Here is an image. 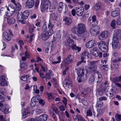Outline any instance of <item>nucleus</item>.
<instances>
[{
    "label": "nucleus",
    "instance_id": "nucleus-1",
    "mask_svg": "<svg viewBox=\"0 0 121 121\" xmlns=\"http://www.w3.org/2000/svg\"><path fill=\"white\" fill-rule=\"evenodd\" d=\"M77 73L79 79V80L78 81V82L84 81L87 77L86 70L80 68L77 69Z\"/></svg>",
    "mask_w": 121,
    "mask_h": 121
},
{
    "label": "nucleus",
    "instance_id": "nucleus-2",
    "mask_svg": "<svg viewBox=\"0 0 121 121\" xmlns=\"http://www.w3.org/2000/svg\"><path fill=\"white\" fill-rule=\"evenodd\" d=\"M96 78V83H98L100 82L102 80V75L100 73L98 74L97 75H96L92 74L90 76L89 79V82L90 83L92 84L95 80V78Z\"/></svg>",
    "mask_w": 121,
    "mask_h": 121
},
{
    "label": "nucleus",
    "instance_id": "nucleus-3",
    "mask_svg": "<svg viewBox=\"0 0 121 121\" xmlns=\"http://www.w3.org/2000/svg\"><path fill=\"white\" fill-rule=\"evenodd\" d=\"M98 61H91L90 63L91 65L89 67V69L90 72L94 73V75H97L98 74L100 73L98 72L97 70V65L96 63Z\"/></svg>",
    "mask_w": 121,
    "mask_h": 121
},
{
    "label": "nucleus",
    "instance_id": "nucleus-4",
    "mask_svg": "<svg viewBox=\"0 0 121 121\" xmlns=\"http://www.w3.org/2000/svg\"><path fill=\"white\" fill-rule=\"evenodd\" d=\"M80 38L83 37V33L86 30L85 26L83 23L78 25L77 28Z\"/></svg>",
    "mask_w": 121,
    "mask_h": 121
},
{
    "label": "nucleus",
    "instance_id": "nucleus-5",
    "mask_svg": "<svg viewBox=\"0 0 121 121\" xmlns=\"http://www.w3.org/2000/svg\"><path fill=\"white\" fill-rule=\"evenodd\" d=\"M91 53L95 57L98 56L99 58H101L102 56V53L100 52L97 48H94L91 49Z\"/></svg>",
    "mask_w": 121,
    "mask_h": 121
},
{
    "label": "nucleus",
    "instance_id": "nucleus-6",
    "mask_svg": "<svg viewBox=\"0 0 121 121\" xmlns=\"http://www.w3.org/2000/svg\"><path fill=\"white\" fill-rule=\"evenodd\" d=\"M105 42L101 41L100 42H98L97 44L99 46V48L102 51L106 52H107L108 50V46L105 44Z\"/></svg>",
    "mask_w": 121,
    "mask_h": 121
},
{
    "label": "nucleus",
    "instance_id": "nucleus-7",
    "mask_svg": "<svg viewBox=\"0 0 121 121\" xmlns=\"http://www.w3.org/2000/svg\"><path fill=\"white\" fill-rule=\"evenodd\" d=\"M54 26V25L52 24L51 21L49 20L48 23V28L49 30L46 32V33L49 37L50 36L52 35L54 33V31L52 29Z\"/></svg>",
    "mask_w": 121,
    "mask_h": 121
},
{
    "label": "nucleus",
    "instance_id": "nucleus-8",
    "mask_svg": "<svg viewBox=\"0 0 121 121\" xmlns=\"http://www.w3.org/2000/svg\"><path fill=\"white\" fill-rule=\"evenodd\" d=\"M99 29L100 28L99 26H93L90 29V32L93 35H95L98 34Z\"/></svg>",
    "mask_w": 121,
    "mask_h": 121
},
{
    "label": "nucleus",
    "instance_id": "nucleus-9",
    "mask_svg": "<svg viewBox=\"0 0 121 121\" xmlns=\"http://www.w3.org/2000/svg\"><path fill=\"white\" fill-rule=\"evenodd\" d=\"M35 4L34 0H27L25 3L26 6L27 8H31L33 7Z\"/></svg>",
    "mask_w": 121,
    "mask_h": 121
},
{
    "label": "nucleus",
    "instance_id": "nucleus-10",
    "mask_svg": "<svg viewBox=\"0 0 121 121\" xmlns=\"http://www.w3.org/2000/svg\"><path fill=\"white\" fill-rule=\"evenodd\" d=\"M48 118V116L46 114L42 115L40 116L36 117L35 119L37 121H45Z\"/></svg>",
    "mask_w": 121,
    "mask_h": 121
},
{
    "label": "nucleus",
    "instance_id": "nucleus-11",
    "mask_svg": "<svg viewBox=\"0 0 121 121\" xmlns=\"http://www.w3.org/2000/svg\"><path fill=\"white\" fill-rule=\"evenodd\" d=\"M17 19L18 21L22 23L25 24L26 22L24 21V19L23 13L21 12H19L17 15Z\"/></svg>",
    "mask_w": 121,
    "mask_h": 121
},
{
    "label": "nucleus",
    "instance_id": "nucleus-12",
    "mask_svg": "<svg viewBox=\"0 0 121 121\" xmlns=\"http://www.w3.org/2000/svg\"><path fill=\"white\" fill-rule=\"evenodd\" d=\"M96 42L93 40L89 41L87 42L86 43L85 46L86 47L88 48H91L96 45Z\"/></svg>",
    "mask_w": 121,
    "mask_h": 121
},
{
    "label": "nucleus",
    "instance_id": "nucleus-13",
    "mask_svg": "<svg viewBox=\"0 0 121 121\" xmlns=\"http://www.w3.org/2000/svg\"><path fill=\"white\" fill-rule=\"evenodd\" d=\"M108 32L106 30L102 32L99 37V39L102 40L105 39L108 37Z\"/></svg>",
    "mask_w": 121,
    "mask_h": 121
},
{
    "label": "nucleus",
    "instance_id": "nucleus-14",
    "mask_svg": "<svg viewBox=\"0 0 121 121\" xmlns=\"http://www.w3.org/2000/svg\"><path fill=\"white\" fill-rule=\"evenodd\" d=\"M75 10L77 15L79 16H81L84 12V8L83 7H77L75 8Z\"/></svg>",
    "mask_w": 121,
    "mask_h": 121
},
{
    "label": "nucleus",
    "instance_id": "nucleus-15",
    "mask_svg": "<svg viewBox=\"0 0 121 121\" xmlns=\"http://www.w3.org/2000/svg\"><path fill=\"white\" fill-rule=\"evenodd\" d=\"M71 87L72 86V81L70 78L68 76L67 77L63 82V85L64 84Z\"/></svg>",
    "mask_w": 121,
    "mask_h": 121
},
{
    "label": "nucleus",
    "instance_id": "nucleus-16",
    "mask_svg": "<svg viewBox=\"0 0 121 121\" xmlns=\"http://www.w3.org/2000/svg\"><path fill=\"white\" fill-rule=\"evenodd\" d=\"M3 39L6 41H10L11 39V37L9 33L4 32L3 33Z\"/></svg>",
    "mask_w": 121,
    "mask_h": 121
},
{
    "label": "nucleus",
    "instance_id": "nucleus-17",
    "mask_svg": "<svg viewBox=\"0 0 121 121\" xmlns=\"http://www.w3.org/2000/svg\"><path fill=\"white\" fill-rule=\"evenodd\" d=\"M9 105L5 104L2 107L1 111L5 113H8L9 112Z\"/></svg>",
    "mask_w": 121,
    "mask_h": 121
},
{
    "label": "nucleus",
    "instance_id": "nucleus-18",
    "mask_svg": "<svg viewBox=\"0 0 121 121\" xmlns=\"http://www.w3.org/2000/svg\"><path fill=\"white\" fill-rule=\"evenodd\" d=\"M65 44L67 47H71L73 44V43L72 39L70 38H68L65 42Z\"/></svg>",
    "mask_w": 121,
    "mask_h": 121
},
{
    "label": "nucleus",
    "instance_id": "nucleus-19",
    "mask_svg": "<svg viewBox=\"0 0 121 121\" xmlns=\"http://www.w3.org/2000/svg\"><path fill=\"white\" fill-rule=\"evenodd\" d=\"M66 6V5L64 3L62 2H60L59 4L58 10L59 12L61 13L62 10L64 9L65 8Z\"/></svg>",
    "mask_w": 121,
    "mask_h": 121
},
{
    "label": "nucleus",
    "instance_id": "nucleus-20",
    "mask_svg": "<svg viewBox=\"0 0 121 121\" xmlns=\"http://www.w3.org/2000/svg\"><path fill=\"white\" fill-rule=\"evenodd\" d=\"M119 13L120 9L118 8H117L114 10H113L112 13L111 15L112 17H114L118 16Z\"/></svg>",
    "mask_w": 121,
    "mask_h": 121
},
{
    "label": "nucleus",
    "instance_id": "nucleus-21",
    "mask_svg": "<svg viewBox=\"0 0 121 121\" xmlns=\"http://www.w3.org/2000/svg\"><path fill=\"white\" fill-rule=\"evenodd\" d=\"M88 55V52L87 51H84L81 54V60H84L85 59L86 57L88 58L89 57Z\"/></svg>",
    "mask_w": 121,
    "mask_h": 121
},
{
    "label": "nucleus",
    "instance_id": "nucleus-22",
    "mask_svg": "<svg viewBox=\"0 0 121 121\" xmlns=\"http://www.w3.org/2000/svg\"><path fill=\"white\" fill-rule=\"evenodd\" d=\"M104 109L103 108H97V111L98 112L97 114L96 115L97 117L100 116L103 114L104 111Z\"/></svg>",
    "mask_w": 121,
    "mask_h": 121
},
{
    "label": "nucleus",
    "instance_id": "nucleus-23",
    "mask_svg": "<svg viewBox=\"0 0 121 121\" xmlns=\"http://www.w3.org/2000/svg\"><path fill=\"white\" fill-rule=\"evenodd\" d=\"M63 21H65V24L68 25H70L72 22V19L70 18L67 17L63 19Z\"/></svg>",
    "mask_w": 121,
    "mask_h": 121
},
{
    "label": "nucleus",
    "instance_id": "nucleus-24",
    "mask_svg": "<svg viewBox=\"0 0 121 121\" xmlns=\"http://www.w3.org/2000/svg\"><path fill=\"white\" fill-rule=\"evenodd\" d=\"M58 17L54 13H50V19L54 21H56Z\"/></svg>",
    "mask_w": 121,
    "mask_h": 121
},
{
    "label": "nucleus",
    "instance_id": "nucleus-25",
    "mask_svg": "<svg viewBox=\"0 0 121 121\" xmlns=\"http://www.w3.org/2000/svg\"><path fill=\"white\" fill-rule=\"evenodd\" d=\"M72 32L76 34L77 36L79 37V35L78 33V28L75 26L72 29Z\"/></svg>",
    "mask_w": 121,
    "mask_h": 121
},
{
    "label": "nucleus",
    "instance_id": "nucleus-26",
    "mask_svg": "<svg viewBox=\"0 0 121 121\" xmlns=\"http://www.w3.org/2000/svg\"><path fill=\"white\" fill-rule=\"evenodd\" d=\"M103 105V103L102 101L99 100L97 101L96 104L97 108H102Z\"/></svg>",
    "mask_w": 121,
    "mask_h": 121
},
{
    "label": "nucleus",
    "instance_id": "nucleus-27",
    "mask_svg": "<svg viewBox=\"0 0 121 121\" xmlns=\"http://www.w3.org/2000/svg\"><path fill=\"white\" fill-rule=\"evenodd\" d=\"M42 38L43 40H45L48 39L49 37L48 36L46 32H43L41 34Z\"/></svg>",
    "mask_w": 121,
    "mask_h": 121
},
{
    "label": "nucleus",
    "instance_id": "nucleus-28",
    "mask_svg": "<svg viewBox=\"0 0 121 121\" xmlns=\"http://www.w3.org/2000/svg\"><path fill=\"white\" fill-rule=\"evenodd\" d=\"M9 25H11L15 23L16 20L15 19L13 18H10L7 19Z\"/></svg>",
    "mask_w": 121,
    "mask_h": 121
},
{
    "label": "nucleus",
    "instance_id": "nucleus-29",
    "mask_svg": "<svg viewBox=\"0 0 121 121\" xmlns=\"http://www.w3.org/2000/svg\"><path fill=\"white\" fill-rule=\"evenodd\" d=\"M16 6V10H14V11H13V13H14V12H16V11H18L20 10L21 8V5L19 3H17V4L15 5Z\"/></svg>",
    "mask_w": 121,
    "mask_h": 121
},
{
    "label": "nucleus",
    "instance_id": "nucleus-30",
    "mask_svg": "<svg viewBox=\"0 0 121 121\" xmlns=\"http://www.w3.org/2000/svg\"><path fill=\"white\" fill-rule=\"evenodd\" d=\"M48 22L47 23L46 22H44L41 28V30L42 31L44 32L47 30V25H48Z\"/></svg>",
    "mask_w": 121,
    "mask_h": 121
},
{
    "label": "nucleus",
    "instance_id": "nucleus-31",
    "mask_svg": "<svg viewBox=\"0 0 121 121\" xmlns=\"http://www.w3.org/2000/svg\"><path fill=\"white\" fill-rule=\"evenodd\" d=\"M20 67L21 68L24 69H26L27 67V63H21V61H20Z\"/></svg>",
    "mask_w": 121,
    "mask_h": 121
},
{
    "label": "nucleus",
    "instance_id": "nucleus-32",
    "mask_svg": "<svg viewBox=\"0 0 121 121\" xmlns=\"http://www.w3.org/2000/svg\"><path fill=\"white\" fill-rule=\"evenodd\" d=\"M115 91L113 89H111L110 91H109L108 93L107 94L110 97H112L113 96V94H115Z\"/></svg>",
    "mask_w": 121,
    "mask_h": 121
},
{
    "label": "nucleus",
    "instance_id": "nucleus-33",
    "mask_svg": "<svg viewBox=\"0 0 121 121\" xmlns=\"http://www.w3.org/2000/svg\"><path fill=\"white\" fill-rule=\"evenodd\" d=\"M21 79L24 81H26L27 80L30 79L29 76L27 75H25L22 76L21 78Z\"/></svg>",
    "mask_w": 121,
    "mask_h": 121
},
{
    "label": "nucleus",
    "instance_id": "nucleus-34",
    "mask_svg": "<svg viewBox=\"0 0 121 121\" xmlns=\"http://www.w3.org/2000/svg\"><path fill=\"white\" fill-rule=\"evenodd\" d=\"M100 68L103 70L107 71L108 70L107 65H100Z\"/></svg>",
    "mask_w": 121,
    "mask_h": 121
},
{
    "label": "nucleus",
    "instance_id": "nucleus-35",
    "mask_svg": "<svg viewBox=\"0 0 121 121\" xmlns=\"http://www.w3.org/2000/svg\"><path fill=\"white\" fill-rule=\"evenodd\" d=\"M40 98V96L38 95H37L33 97L32 99L33 101V100L34 101H36V103H37L39 101Z\"/></svg>",
    "mask_w": 121,
    "mask_h": 121
},
{
    "label": "nucleus",
    "instance_id": "nucleus-36",
    "mask_svg": "<svg viewBox=\"0 0 121 121\" xmlns=\"http://www.w3.org/2000/svg\"><path fill=\"white\" fill-rule=\"evenodd\" d=\"M3 8H1L0 10V14H1V13H5V15L6 16H7L8 17H10L12 15V14H10V13H9L8 12H5V11H3L2 10Z\"/></svg>",
    "mask_w": 121,
    "mask_h": 121
},
{
    "label": "nucleus",
    "instance_id": "nucleus-37",
    "mask_svg": "<svg viewBox=\"0 0 121 121\" xmlns=\"http://www.w3.org/2000/svg\"><path fill=\"white\" fill-rule=\"evenodd\" d=\"M49 8L48 6H47L45 4H43L41 6V11L43 12L45 11L46 9H48V8Z\"/></svg>",
    "mask_w": 121,
    "mask_h": 121
},
{
    "label": "nucleus",
    "instance_id": "nucleus-38",
    "mask_svg": "<svg viewBox=\"0 0 121 121\" xmlns=\"http://www.w3.org/2000/svg\"><path fill=\"white\" fill-rule=\"evenodd\" d=\"M23 13L24 19H27L29 15V13L27 11H24Z\"/></svg>",
    "mask_w": 121,
    "mask_h": 121
},
{
    "label": "nucleus",
    "instance_id": "nucleus-39",
    "mask_svg": "<svg viewBox=\"0 0 121 121\" xmlns=\"http://www.w3.org/2000/svg\"><path fill=\"white\" fill-rule=\"evenodd\" d=\"M106 89V86L103 85L101 84L99 88V90L103 91V92H104V91Z\"/></svg>",
    "mask_w": 121,
    "mask_h": 121
},
{
    "label": "nucleus",
    "instance_id": "nucleus-40",
    "mask_svg": "<svg viewBox=\"0 0 121 121\" xmlns=\"http://www.w3.org/2000/svg\"><path fill=\"white\" fill-rule=\"evenodd\" d=\"M112 70H117L118 68V64H116L115 65L114 64L112 65H111V67Z\"/></svg>",
    "mask_w": 121,
    "mask_h": 121
},
{
    "label": "nucleus",
    "instance_id": "nucleus-41",
    "mask_svg": "<svg viewBox=\"0 0 121 121\" xmlns=\"http://www.w3.org/2000/svg\"><path fill=\"white\" fill-rule=\"evenodd\" d=\"M115 118L116 120L117 121L121 120V115L118 114H117L115 116Z\"/></svg>",
    "mask_w": 121,
    "mask_h": 121
},
{
    "label": "nucleus",
    "instance_id": "nucleus-42",
    "mask_svg": "<svg viewBox=\"0 0 121 121\" xmlns=\"http://www.w3.org/2000/svg\"><path fill=\"white\" fill-rule=\"evenodd\" d=\"M92 22H95V25L97 24L98 22L96 20V16L95 15H94L92 17Z\"/></svg>",
    "mask_w": 121,
    "mask_h": 121
},
{
    "label": "nucleus",
    "instance_id": "nucleus-43",
    "mask_svg": "<svg viewBox=\"0 0 121 121\" xmlns=\"http://www.w3.org/2000/svg\"><path fill=\"white\" fill-rule=\"evenodd\" d=\"M74 116L76 117L78 120H79V121H83L84 120V118L81 115H77L76 116Z\"/></svg>",
    "mask_w": 121,
    "mask_h": 121
},
{
    "label": "nucleus",
    "instance_id": "nucleus-44",
    "mask_svg": "<svg viewBox=\"0 0 121 121\" xmlns=\"http://www.w3.org/2000/svg\"><path fill=\"white\" fill-rule=\"evenodd\" d=\"M119 38L117 36L114 35L113 38L112 42L117 43H119Z\"/></svg>",
    "mask_w": 121,
    "mask_h": 121
},
{
    "label": "nucleus",
    "instance_id": "nucleus-45",
    "mask_svg": "<svg viewBox=\"0 0 121 121\" xmlns=\"http://www.w3.org/2000/svg\"><path fill=\"white\" fill-rule=\"evenodd\" d=\"M57 59L58 60V61H55L52 62H51V63L52 64H56L60 63V60L61 59V57L60 56H58L57 57Z\"/></svg>",
    "mask_w": 121,
    "mask_h": 121
},
{
    "label": "nucleus",
    "instance_id": "nucleus-46",
    "mask_svg": "<svg viewBox=\"0 0 121 121\" xmlns=\"http://www.w3.org/2000/svg\"><path fill=\"white\" fill-rule=\"evenodd\" d=\"M67 58L70 62L73 60L74 58L73 56L71 55H69Z\"/></svg>",
    "mask_w": 121,
    "mask_h": 121
},
{
    "label": "nucleus",
    "instance_id": "nucleus-47",
    "mask_svg": "<svg viewBox=\"0 0 121 121\" xmlns=\"http://www.w3.org/2000/svg\"><path fill=\"white\" fill-rule=\"evenodd\" d=\"M44 4H45V5H47V6L50 7L51 6V4L49 0H46L44 1Z\"/></svg>",
    "mask_w": 121,
    "mask_h": 121
},
{
    "label": "nucleus",
    "instance_id": "nucleus-48",
    "mask_svg": "<svg viewBox=\"0 0 121 121\" xmlns=\"http://www.w3.org/2000/svg\"><path fill=\"white\" fill-rule=\"evenodd\" d=\"M22 111V118H25L27 117L26 111L25 109H24Z\"/></svg>",
    "mask_w": 121,
    "mask_h": 121
},
{
    "label": "nucleus",
    "instance_id": "nucleus-49",
    "mask_svg": "<svg viewBox=\"0 0 121 121\" xmlns=\"http://www.w3.org/2000/svg\"><path fill=\"white\" fill-rule=\"evenodd\" d=\"M116 20H113L111 23V25L113 28H115Z\"/></svg>",
    "mask_w": 121,
    "mask_h": 121
},
{
    "label": "nucleus",
    "instance_id": "nucleus-50",
    "mask_svg": "<svg viewBox=\"0 0 121 121\" xmlns=\"http://www.w3.org/2000/svg\"><path fill=\"white\" fill-rule=\"evenodd\" d=\"M118 43L112 42V48L114 49L117 48L118 47Z\"/></svg>",
    "mask_w": 121,
    "mask_h": 121
},
{
    "label": "nucleus",
    "instance_id": "nucleus-51",
    "mask_svg": "<svg viewBox=\"0 0 121 121\" xmlns=\"http://www.w3.org/2000/svg\"><path fill=\"white\" fill-rule=\"evenodd\" d=\"M48 97L50 99H54L55 98V97L53 95V94L51 93H48L47 94Z\"/></svg>",
    "mask_w": 121,
    "mask_h": 121
},
{
    "label": "nucleus",
    "instance_id": "nucleus-52",
    "mask_svg": "<svg viewBox=\"0 0 121 121\" xmlns=\"http://www.w3.org/2000/svg\"><path fill=\"white\" fill-rule=\"evenodd\" d=\"M37 103L36 102V101H34L33 100V101L31 99V107H34Z\"/></svg>",
    "mask_w": 121,
    "mask_h": 121
},
{
    "label": "nucleus",
    "instance_id": "nucleus-53",
    "mask_svg": "<svg viewBox=\"0 0 121 121\" xmlns=\"http://www.w3.org/2000/svg\"><path fill=\"white\" fill-rule=\"evenodd\" d=\"M100 4L99 3L96 4L95 7V8L96 10H98L100 8Z\"/></svg>",
    "mask_w": 121,
    "mask_h": 121
},
{
    "label": "nucleus",
    "instance_id": "nucleus-54",
    "mask_svg": "<svg viewBox=\"0 0 121 121\" xmlns=\"http://www.w3.org/2000/svg\"><path fill=\"white\" fill-rule=\"evenodd\" d=\"M34 26V25H31L29 29V32L30 33H32L33 31V27Z\"/></svg>",
    "mask_w": 121,
    "mask_h": 121
},
{
    "label": "nucleus",
    "instance_id": "nucleus-55",
    "mask_svg": "<svg viewBox=\"0 0 121 121\" xmlns=\"http://www.w3.org/2000/svg\"><path fill=\"white\" fill-rule=\"evenodd\" d=\"M42 112V110L40 109H37L35 110V112L36 114H39L41 113Z\"/></svg>",
    "mask_w": 121,
    "mask_h": 121
},
{
    "label": "nucleus",
    "instance_id": "nucleus-56",
    "mask_svg": "<svg viewBox=\"0 0 121 121\" xmlns=\"http://www.w3.org/2000/svg\"><path fill=\"white\" fill-rule=\"evenodd\" d=\"M87 116H91L92 115V112L91 111V110L89 109L86 112Z\"/></svg>",
    "mask_w": 121,
    "mask_h": 121
},
{
    "label": "nucleus",
    "instance_id": "nucleus-57",
    "mask_svg": "<svg viewBox=\"0 0 121 121\" xmlns=\"http://www.w3.org/2000/svg\"><path fill=\"white\" fill-rule=\"evenodd\" d=\"M53 109L54 111L56 114H59V112L58 111V109L57 108L55 107H53Z\"/></svg>",
    "mask_w": 121,
    "mask_h": 121
},
{
    "label": "nucleus",
    "instance_id": "nucleus-58",
    "mask_svg": "<svg viewBox=\"0 0 121 121\" xmlns=\"http://www.w3.org/2000/svg\"><path fill=\"white\" fill-rule=\"evenodd\" d=\"M107 99V98L106 97L104 96L101 97L99 99V100L100 101H102L103 100H106Z\"/></svg>",
    "mask_w": 121,
    "mask_h": 121
},
{
    "label": "nucleus",
    "instance_id": "nucleus-59",
    "mask_svg": "<svg viewBox=\"0 0 121 121\" xmlns=\"http://www.w3.org/2000/svg\"><path fill=\"white\" fill-rule=\"evenodd\" d=\"M64 62L66 64H68L70 63L71 62L67 58H66L64 60Z\"/></svg>",
    "mask_w": 121,
    "mask_h": 121
},
{
    "label": "nucleus",
    "instance_id": "nucleus-60",
    "mask_svg": "<svg viewBox=\"0 0 121 121\" xmlns=\"http://www.w3.org/2000/svg\"><path fill=\"white\" fill-rule=\"evenodd\" d=\"M5 81H1L0 83L1 85V86H4L7 85V82Z\"/></svg>",
    "mask_w": 121,
    "mask_h": 121
},
{
    "label": "nucleus",
    "instance_id": "nucleus-61",
    "mask_svg": "<svg viewBox=\"0 0 121 121\" xmlns=\"http://www.w3.org/2000/svg\"><path fill=\"white\" fill-rule=\"evenodd\" d=\"M3 94H2L0 95V102H3L4 101V98L3 96Z\"/></svg>",
    "mask_w": 121,
    "mask_h": 121
},
{
    "label": "nucleus",
    "instance_id": "nucleus-62",
    "mask_svg": "<svg viewBox=\"0 0 121 121\" xmlns=\"http://www.w3.org/2000/svg\"><path fill=\"white\" fill-rule=\"evenodd\" d=\"M68 9L67 7L66 6L65 7V8L64 9L62 10L61 13H65L68 12Z\"/></svg>",
    "mask_w": 121,
    "mask_h": 121
},
{
    "label": "nucleus",
    "instance_id": "nucleus-63",
    "mask_svg": "<svg viewBox=\"0 0 121 121\" xmlns=\"http://www.w3.org/2000/svg\"><path fill=\"white\" fill-rule=\"evenodd\" d=\"M117 24L118 25H120L121 23V20L120 18H118L116 22Z\"/></svg>",
    "mask_w": 121,
    "mask_h": 121
},
{
    "label": "nucleus",
    "instance_id": "nucleus-64",
    "mask_svg": "<svg viewBox=\"0 0 121 121\" xmlns=\"http://www.w3.org/2000/svg\"><path fill=\"white\" fill-rule=\"evenodd\" d=\"M0 81H6L5 79V75L0 77Z\"/></svg>",
    "mask_w": 121,
    "mask_h": 121
}]
</instances>
